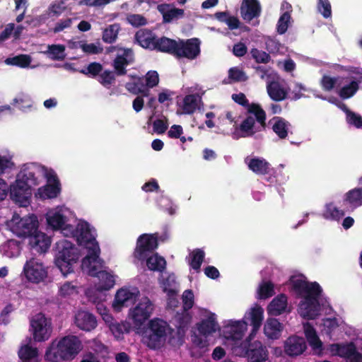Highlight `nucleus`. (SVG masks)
Segmentation results:
<instances>
[{
	"mask_svg": "<svg viewBox=\"0 0 362 362\" xmlns=\"http://www.w3.org/2000/svg\"><path fill=\"white\" fill-rule=\"evenodd\" d=\"M126 88L129 92L136 95L141 94L142 96L146 97L149 94L148 88H147L144 83L143 78L140 77L135 78L133 82L127 83L126 84Z\"/></svg>",
	"mask_w": 362,
	"mask_h": 362,
	"instance_id": "37",
	"label": "nucleus"
},
{
	"mask_svg": "<svg viewBox=\"0 0 362 362\" xmlns=\"http://www.w3.org/2000/svg\"><path fill=\"white\" fill-rule=\"evenodd\" d=\"M47 54L53 60L65 59V46L63 45H52L48 46Z\"/></svg>",
	"mask_w": 362,
	"mask_h": 362,
	"instance_id": "46",
	"label": "nucleus"
},
{
	"mask_svg": "<svg viewBox=\"0 0 362 362\" xmlns=\"http://www.w3.org/2000/svg\"><path fill=\"white\" fill-rule=\"evenodd\" d=\"M76 326L84 331H91L97 326L95 317L86 311H79L75 316Z\"/></svg>",
	"mask_w": 362,
	"mask_h": 362,
	"instance_id": "25",
	"label": "nucleus"
},
{
	"mask_svg": "<svg viewBox=\"0 0 362 362\" xmlns=\"http://www.w3.org/2000/svg\"><path fill=\"white\" fill-rule=\"evenodd\" d=\"M119 30V25L117 23L110 25L103 32L102 39L103 42L112 44L115 42L117 38Z\"/></svg>",
	"mask_w": 362,
	"mask_h": 362,
	"instance_id": "41",
	"label": "nucleus"
},
{
	"mask_svg": "<svg viewBox=\"0 0 362 362\" xmlns=\"http://www.w3.org/2000/svg\"><path fill=\"white\" fill-rule=\"evenodd\" d=\"M170 4H163L158 6V11L163 16L164 23H170L174 19H178L184 16V10L177 8H170Z\"/></svg>",
	"mask_w": 362,
	"mask_h": 362,
	"instance_id": "28",
	"label": "nucleus"
},
{
	"mask_svg": "<svg viewBox=\"0 0 362 362\" xmlns=\"http://www.w3.org/2000/svg\"><path fill=\"white\" fill-rule=\"evenodd\" d=\"M115 75V72L105 70L99 75L98 81L104 87L109 88L116 80Z\"/></svg>",
	"mask_w": 362,
	"mask_h": 362,
	"instance_id": "53",
	"label": "nucleus"
},
{
	"mask_svg": "<svg viewBox=\"0 0 362 362\" xmlns=\"http://www.w3.org/2000/svg\"><path fill=\"white\" fill-rule=\"evenodd\" d=\"M183 310L187 311L191 309L194 305V293L192 290H186L182 294Z\"/></svg>",
	"mask_w": 362,
	"mask_h": 362,
	"instance_id": "60",
	"label": "nucleus"
},
{
	"mask_svg": "<svg viewBox=\"0 0 362 362\" xmlns=\"http://www.w3.org/2000/svg\"><path fill=\"white\" fill-rule=\"evenodd\" d=\"M5 62L6 64L26 68L29 66L31 63V57L27 54H19L13 57L7 58Z\"/></svg>",
	"mask_w": 362,
	"mask_h": 362,
	"instance_id": "45",
	"label": "nucleus"
},
{
	"mask_svg": "<svg viewBox=\"0 0 362 362\" xmlns=\"http://www.w3.org/2000/svg\"><path fill=\"white\" fill-rule=\"evenodd\" d=\"M31 188L24 181L16 178V182L10 187V197L16 203L25 206L30 203V198L32 194Z\"/></svg>",
	"mask_w": 362,
	"mask_h": 362,
	"instance_id": "13",
	"label": "nucleus"
},
{
	"mask_svg": "<svg viewBox=\"0 0 362 362\" xmlns=\"http://www.w3.org/2000/svg\"><path fill=\"white\" fill-rule=\"evenodd\" d=\"M158 234L144 233L141 235L136 242L134 256L138 259H143L148 253L152 252L158 247Z\"/></svg>",
	"mask_w": 362,
	"mask_h": 362,
	"instance_id": "10",
	"label": "nucleus"
},
{
	"mask_svg": "<svg viewBox=\"0 0 362 362\" xmlns=\"http://www.w3.org/2000/svg\"><path fill=\"white\" fill-rule=\"evenodd\" d=\"M250 170L257 175H266L269 172V163L259 158H252L247 162Z\"/></svg>",
	"mask_w": 362,
	"mask_h": 362,
	"instance_id": "32",
	"label": "nucleus"
},
{
	"mask_svg": "<svg viewBox=\"0 0 362 362\" xmlns=\"http://www.w3.org/2000/svg\"><path fill=\"white\" fill-rule=\"evenodd\" d=\"M274 286L271 281L262 282L257 291V298L261 300H265L274 295Z\"/></svg>",
	"mask_w": 362,
	"mask_h": 362,
	"instance_id": "44",
	"label": "nucleus"
},
{
	"mask_svg": "<svg viewBox=\"0 0 362 362\" xmlns=\"http://www.w3.org/2000/svg\"><path fill=\"white\" fill-rule=\"evenodd\" d=\"M344 214L342 210L339 209L332 203H329L326 204L323 216L326 219L339 220Z\"/></svg>",
	"mask_w": 362,
	"mask_h": 362,
	"instance_id": "48",
	"label": "nucleus"
},
{
	"mask_svg": "<svg viewBox=\"0 0 362 362\" xmlns=\"http://www.w3.org/2000/svg\"><path fill=\"white\" fill-rule=\"evenodd\" d=\"M110 331L112 334L117 338L119 339L124 332H129V327L127 324L122 323H112L110 326Z\"/></svg>",
	"mask_w": 362,
	"mask_h": 362,
	"instance_id": "57",
	"label": "nucleus"
},
{
	"mask_svg": "<svg viewBox=\"0 0 362 362\" xmlns=\"http://www.w3.org/2000/svg\"><path fill=\"white\" fill-rule=\"evenodd\" d=\"M228 78L233 82H244L248 78L245 73L237 66L232 67L228 70Z\"/></svg>",
	"mask_w": 362,
	"mask_h": 362,
	"instance_id": "55",
	"label": "nucleus"
},
{
	"mask_svg": "<svg viewBox=\"0 0 362 362\" xmlns=\"http://www.w3.org/2000/svg\"><path fill=\"white\" fill-rule=\"evenodd\" d=\"M283 329L282 324L278 320L268 318L264 325V333L269 339H277L281 337Z\"/></svg>",
	"mask_w": 362,
	"mask_h": 362,
	"instance_id": "27",
	"label": "nucleus"
},
{
	"mask_svg": "<svg viewBox=\"0 0 362 362\" xmlns=\"http://www.w3.org/2000/svg\"><path fill=\"white\" fill-rule=\"evenodd\" d=\"M274 119H275L276 122L272 127L273 131L280 139H285L288 136V122L284 118L279 117H274Z\"/></svg>",
	"mask_w": 362,
	"mask_h": 362,
	"instance_id": "42",
	"label": "nucleus"
},
{
	"mask_svg": "<svg viewBox=\"0 0 362 362\" xmlns=\"http://www.w3.org/2000/svg\"><path fill=\"white\" fill-rule=\"evenodd\" d=\"M305 336L310 346L314 349H321L322 343L320 341L317 332L310 324L306 323L304 325Z\"/></svg>",
	"mask_w": 362,
	"mask_h": 362,
	"instance_id": "34",
	"label": "nucleus"
},
{
	"mask_svg": "<svg viewBox=\"0 0 362 362\" xmlns=\"http://www.w3.org/2000/svg\"><path fill=\"white\" fill-rule=\"evenodd\" d=\"M287 307V297L284 294L278 295L269 304L267 310L272 315H279Z\"/></svg>",
	"mask_w": 362,
	"mask_h": 362,
	"instance_id": "31",
	"label": "nucleus"
},
{
	"mask_svg": "<svg viewBox=\"0 0 362 362\" xmlns=\"http://www.w3.org/2000/svg\"><path fill=\"white\" fill-rule=\"evenodd\" d=\"M255 124V119L252 115L246 117L239 127L240 131L244 134L243 136H252L255 134V132L253 130Z\"/></svg>",
	"mask_w": 362,
	"mask_h": 362,
	"instance_id": "47",
	"label": "nucleus"
},
{
	"mask_svg": "<svg viewBox=\"0 0 362 362\" xmlns=\"http://www.w3.org/2000/svg\"><path fill=\"white\" fill-rule=\"evenodd\" d=\"M264 310L259 305H255L249 313V319L252 326V333H255L260 328L263 320Z\"/></svg>",
	"mask_w": 362,
	"mask_h": 362,
	"instance_id": "35",
	"label": "nucleus"
},
{
	"mask_svg": "<svg viewBox=\"0 0 362 362\" xmlns=\"http://www.w3.org/2000/svg\"><path fill=\"white\" fill-rule=\"evenodd\" d=\"M344 201L354 208L362 206V187L354 188L346 192Z\"/></svg>",
	"mask_w": 362,
	"mask_h": 362,
	"instance_id": "39",
	"label": "nucleus"
},
{
	"mask_svg": "<svg viewBox=\"0 0 362 362\" xmlns=\"http://www.w3.org/2000/svg\"><path fill=\"white\" fill-rule=\"evenodd\" d=\"M232 99L238 105L245 107L247 113L253 115L255 119L263 127L266 126V112L258 103H250L245 95L243 93L232 95Z\"/></svg>",
	"mask_w": 362,
	"mask_h": 362,
	"instance_id": "12",
	"label": "nucleus"
},
{
	"mask_svg": "<svg viewBox=\"0 0 362 362\" xmlns=\"http://www.w3.org/2000/svg\"><path fill=\"white\" fill-rule=\"evenodd\" d=\"M284 352L291 357H296L301 355L307 349L305 339L301 337L293 335L284 341Z\"/></svg>",
	"mask_w": 362,
	"mask_h": 362,
	"instance_id": "16",
	"label": "nucleus"
},
{
	"mask_svg": "<svg viewBox=\"0 0 362 362\" xmlns=\"http://www.w3.org/2000/svg\"><path fill=\"white\" fill-rule=\"evenodd\" d=\"M200 40L198 38L179 39L174 57L178 59L186 58L189 60H193L200 54Z\"/></svg>",
	"mask_w": 362,
	"mask_h": 362,
	"instance_id": "9",
	"label": "nucleus"
},
{
	"mask_svg": "<svg viewBox=\"0 0 362 362\" xmlns=\"http://www.w3.org/2000/svg\"><path fill=\"white\" fill-rule=\"evenodd\" d=\"M30 342L31 338H29L28 342L22 344L18 351V356L21 362H40V361L38 349L30 346Z\"/></svg>",
	"mask_w": 362,
	"mask_h": 362,
	"instance_id": "24",
	"label": "nucleus"
},
{
	"mask_svg": "<svg viewBox=\"0 0 362 362\" xmlns=\"http://www.w3.org/2000/svg\"><path fill=\"white\" fill-rule=\"evenodd\" d=\"M317 8L324 18H327L331 16L332 9L329 0H318Z\"/></svg>",
	"mask_w": 362,
	"mask_h": 362,
	"instance_id": "62",
	"label": "nucleus"
},
{
	"mask_svg": "<svg viewBox=\"0 0 362 362\" xmlns=\"http://www.w3.org/2000/svg\"><path fill=\"white\" fill-rule=\"evenodd\" d=\"M191 316L188 313H184L178 315L176 317L177 320V337L172 336L169 339V343L173 346H181L184 342V337L185 335L186 330L191 321Z\"/></svg>",
	"mask_w": 362,
	"mask_h": 362,
	"instance_id": "18",
	"label": "nucleus"
},
{
	"mask_svg": "<svg viewBox=\"0 0 362 362\" xmlns=\"http://www.w3.org/2000/svg\"><path fill=\"white\" fill-rule=\"evenodd\" d=\"M39 222L35 215L21 218L14 214L9 222L11 230L19 238H29V244L37 252H45L50 246V238L38 230Z\"/></svg>",
	"mask_w": 362,
	"mask_h": 362,
	"instance_id": "1",
	"label": "nucleus"
},
{
	"mask_svg": "<svg viewBox=\"0 0 362 362\" xmlns=\"http://www.w3.org/2000/svg\"><path fill=\"white\" fill-rule=\"evenodd\" d=\"M103 69V65L100 63L95 62L90 63L86 69L81 70V72L88 77L95 78L99 76Z\"/></svg>",
	"mask_w": 362,
	"mask_h": 362,
	"instance_id": "52",
	"label": "nucleus"
},
{
	"mask_svg": "<svg viewBox=\"0 0 362 362\" xmlns=\"http://www.w3.org/2000/svg\"><path fill=\"white\" fill-rule=\"evenodd\" d=\"M135 40L143 48L154 50L157 36L148 29H141L136 33Z\"/></svg>",
	"mask_w": 362,
	"mask_h": 362,
	"instance_id": "26",
	"label": "nucleus"
},
{
	"mask_svg": "<svg viewBox=\"0 0 362 362\" xmlns=\"http://www.w3.org/2000/svg\"><path fill=\"white\" fill-rule=\"evenodd\" d=\"M358 89V83L356 81H352L349 84L342 87L339 92V95L342 99H348L352 97Z\"/></svg>",
	"mask_w": 362,
	"mask_h": 362,
	"instance_id": "50",
	"label": "nucleus"
},
{
	"mask_svg": "<svg viewBox=\"0 0 362 362\" xmlns=\"http://www.w3.org/2000/svg\"><path fill=\"white\" fill-rule=\"evenodd\" d=\"M73 237H75L79 245L86 247L88 250V254L86 257H93V252L98 257L100 256V250L98 242L92 235L90 225L87 222L79 223L76 228L72 231Z\"/></svg>",
	"mask_w": 362,
	"mask_h": 362,
	"instance_id": "7",
	"label": "nucleus"
},
{
	"mask_svg": "<svg viewBox=\"0 0 362 362\" xmlns=\"http://www.w3.org/2000/svg\"><path fill=\"white\" fill-rule=\"evenodd\" d=\"M66 217L59 212L49 215L47 218L48 225L54 230L62 228L65 223Z\"/></svg>",
	"mask_w": 362,
	"mask_h": 362,
	"instance_id": "49",
	"label": "nucleus"
},
{
	"mask_svg": "<svg viewBox=\"0 0 362 362\" xmlns=\"http://www.w3.org/2000/svg\"><path fill=\"white\" fill-rule=\"evenodd\" d=\"M13 105L20 110H25L32 105L30 98L24 93H20L16 98L13 99Z\"/></svg>",
	"mask_w": 362,
	"mask_h": 362,
	"instance_id": "54",
	"label": "nucleus"
},
{
	"mask_svg": "<svg viewBox=\"0 0 362 362\" xmlns=\"http://www.w3.org/2000/svg\"><path fill=\"white\" fill-rule=\"evenodd\" d=\"M153 310V305L151 301L147 297L141 300V301L130 310L129 316L136 327L139 328L151 316Z\"/></svg>",
	"mask_w": 362,
	"mask_h": 362,
	"instance_id": "11",
	"label": "nucleus"
},
{
	"mask_svg": "<svg viewBox=\"0 0 362 362\" xmlns=\"http://www.w3.org/2000/svg\"><path fill=\"white\" fill-rule=\"evenodd\" d=\"M240 13L246 21L257 18L261 13V6L257 0H243L240 8Z\"/></svg>",
	"mask_w": 362,
	"mask_h": 362,
	"instance_id": "22",
	"label": "nucleus"
},
{
	"mask_svg": "<svg viewBox=\"0 0 362 362\" xmlns=\"http://www.w3.org/2000/svg\"><path fill=\"white\" fill-rule=\"evenodd\" d=\"M202 102L201 98L197 94H189L183 99L182 110L185 114H193L199 108V103Z\"/></svg>",
	"mask_w": 362,
	"mask_h": 362,
	"instance_id": "36",
	"label": "nucleus"
},
{
	"mask_svg": "<svg viewBox=\"0 0 362 362\" xmlns=\"http://www.w3.org/2000/svg\"><path fill=\"white\" fill-rule=\"evenodd\" d=\"M135 295L127 289L121 288L115 294L112 307L117 312H120L124 307H128L135 300Z\"/></svg>",
	"mask_w": 362,
	"mask_h": 362,
	"instance_id": "23",
	"label": "nucleus"
},
{
	"mask_svg": "<svg viewBox=\"0 0 362 362\" xmlns=\"http://www.w3.org/2000/svg\"><path fill=\"white\" fill-rule=\"evenodd\" d=\"M146 264L151 270L163 272L165 268L166 261L163 257L156 255L148 257Z\"/></svg>",
	"mask_w": 362,
	"mask_h": 362,
	"instance_id": "43",
	"label": "nucleus"
},
{
	"mask_svg": "<svg viewBox=\"0 0 362 362\" xmlns=\"http://www.w3.org/2000/svg\"><path fill=\"white\" fill-rule=\"evenodd\" d=\"M93 257H85L82 259L81 268L86 271L88 274L93 277H98L99 282L97 285V290L99 291H109L115 284V277L110 273L106 272L105 262L95 253Z\"/></svg>",
	"mask_w": 362,
	"mask_h": 362,
	"instance_id": "4",
	"label": "nucleus"
},
{
	"mask_svg": "<svg viewBox=\"0 0 362 362\" xmlns=\"http://www.w3.org/2000/svg\"><path fill=\"white\" fill-rule=\"evenodd\" d=\"M245 354L247 362H265L268 359L267 347L259 341L249 343Z\"/></svg>",
	"mask_w": 362,
	"mask_h": 362,
	"instance_id": "17",
	"label": "nucleus"
},
{
	"mask_svg": "<svg viewBox=\"0 0 362 362\" xmlns=\"http://www.w3.org/2000/svg\"><path fill=\"white\" fill-rule=\"evenodd\" d=\"M25 276L29 281L39 283L46 277L47 272L42 263L35 259L27 261L23 267Z\"/></svg>",
	"mask_w": 362,
	"mask_h": 362,
	"instance_id": "14",
	"label": "nucleus"
},
{
	"mask_svg": "<svg viewBox=\"0 0 362 362\" xmlns=\"http://www.w3.org/2000/svg\"><path fill=\"white\" fill-rule=\"evenodd\" d=\"M337 81V78H332L329 76L324 75L321 78L320 85L324 90L330 91L334 88Z\"/></svg>",
	"mask_w": 362,
	"mask_h": 362,
	"instance_id": "61",
	"label": "nucleus"
},
{
	"mask_svg": "<svg viewBox=\"0 0 362 362\" xmlns=\"http://www.w3.org/2000/svg\"><path fill=\"white\" fill-rule=\"evenodd\" d=\"M146 88H153L159 83V76L156 71H149L146 74Z\"/></svg>",
	"mask_w": 362,
	"mask_h": 362,
	"instance_id": "63",
	"label": "nucleus"
},
{
	"mask_svg": "<svg viewBox=\"0 0 362 362\" xmlns=\"http://www.w3.org/2000/svg\"><path fill=\"white\" fill-rule=\"evenodd\" d=\"M33 340L42 342L49 339L52 332V322L42 313L36 314L30 320V329Z\"/></svg>",
	"mask_w": 362,
	"mask_h": 362,
	"instance_id": "8",
	"label": "nucleus"
},
{
	"mask_svg": "<svg viewBox=\"0 0 362 362\" xmlns=\"http://www.w3.org/2000/svg\"><path fill=\"white\" fill-rule=\"evenodd\" d=\"M73 23V18H66L59 20L57 21L54 26L52 28V31L54 33H59L62 31H64L65 29L70 28Z\"/></svg>",
	"mask_w": 362,
	"mask_h": 362,
	"instance_id": "58",
	"label": "nucleus"
},
{
	"mask_svg": "<svg viewBox=\"0 0 362 362\" xmlns=\"http://www.w3.org/2000/svg\"><path fill=\"white\" fill-rule=\"evenodd\" d=\"M177 40L165 36L158 37L154 50L174 56Z\"/></svg>",
	"mask_w": 362,
	"mask_h": 362,
	"instance_id": "29",
	"label": "nucleus"
},
{
	"mask_svg": "<svg viewBox=\"0 0 362 362\" xmlns=\"http://www.w3.org/2000/svg\"><path fill=\"white\" fill-rule=\"evenodd\" d=\"M58 247L60 250L55 259V264L62 275L66 276L74 272L73 264L78 261L80 252L73 243L67 240L58 243Z\"/></svg>",
	"mask_w": 362,
	"mask_h": 362,
	"instance_id": "5",
	"label": "nucleus"
},
{
	"mask_svg": "<svg viewBox=\"0 0 362 362\" xmlns=\"http://www.w3.org/2000/svg\"><path fill=\"white\" fill-rule=\"evenodd\" d=\"M168 329L169 325L165 321L159 318L150 320L143 337L144 344L153 350L160 349L166 339Z\"/></svg>",
	"mask_w": 362,
	"mask_h": 362,
	"instance_id": "6",
	"label": "nucleus"
},
{
	"mask_svg": "<svg viewBox=\"0 0 362 362\" xmlns=\"http://www.w3.org/2000/svg\"><path fill=\"white\" fill-rule=\"evenodd\" d=\"M269 96L274 101H282L287 97V91L278 83L271 82L267 86Z\"/></svg>",
	"mask_w": 362,
	"mask_h": 362,
	"instance_id": "33",
	"label": "nucleus"
},
{
	"mask_svg": "<svg viewBox=\"0 0 362 362\" xmlns=\"http://www.w3.org/2000/svg\"><path fill=\"white\" fill-rule=\"evenodd\" d=\"M204 256V252L201 249H195L189 254V264L197 272L200 271Z\"/></svg>",
	"mask_w": 362,
	"mask_h": 362,
	"instance_id": "40",
	"label": "nucleus"
},
{
	"mask_svg": "<svg viewBox=\"0 0 362 362\" xmlns=\"http://www.w3.org/2000/svg\"><path fill=\"white\" fill-rule=\"evenodd\" d=\"M252 57L258 64H267L271 60L269 54L264 51L259 50L257 48H252L250 50Z\"/></svg>",
	"mask_w": 362,
	"mask_h": 362,
	"instance_id": "56",
	"label": "nucleus"
},
{
	"mask_svg": "<svg viewBox=\"0 0 362 362\" xmlns=\"http://www.w3.org/2000/svg\"><path fill=\"white\" fill-rule=\"evenodd\" d=\"M80 47L85 53L90 54H97L102 53L103 51V47L96 46L94 43H82Z\"/></svg>",
	"mask_w": 362,
	"mask_h": 362,
	"instance_id": "64",
	"label": "nucleus"
},
{
	"mask_svg": "<svg viewBox=\"0 0 362 362\" xmlns=\"http://www.w3.org/2000/svg\"><path fill=\"white\" fill-rule=\"evenodd\" d=\"M332 351H335V354L347 359L351 355L354 354L357 350L356 345L353 342H349L346 344H334L332 345Z\"/></svg>",
	"mask_w": 362,
	"mask_h": 362,
	"instance_id": "38",
	"label": "nucleus"
},
{
	"mask_svg": "<svg viewBox=\"0 0 362 362\" xmlns=\"http://www.w3.org/2000/svg\"><path fill=\"white\" fill-rule=\"evenodd\" d=\"M82 349V344L78 337L68 335L57 342L53 341L47 348L45 359L47 362H61L73 360Z\"/></svg>",
	"mask_w": 362,
	"mask_h": 362,
	"instance_id": "3",
	"label": "nucleus"
},
{
	"mask_svg": "<svg viewBox=\"0 0 362 362\" xmlns=\"http://www.w3.org/2000/svg\"><path fill=\"white\" fill-rule=\"evenodd\" d=\"M121 54H117L112 62V66L117 76L127 74L126 67L134 62V54L131 48H120Z\"/></svg>",
	"mask_w": 362,
	"mask_h": 362,
	"instance_id": "15",
	"label": "nucleus"
},
{
	"mask_svg": "<svg viewBox=\"0 0 362 362\" xmlns=\"http://www.w3.org/2000/svg\"><path fill=\"white\" fill-rule=\"evenodd\" d=\"M76 293V286L73 285L72 283L69 281L63 284L59 291V293L62 297H67Z\"/></svg>",
	"mask_w": 362,
	"mask_h": 362,
	"instance_id": "59",
	"label": "nucleus"
},
{
	"mask_svg": "<svg viewBox=\"0 0 362 362\" xmlns=\"http://www.w3.org/2000/svg\"><path fill=\"white\" fill-rule=\"evenodd\" d=\"M290 281L296 293L303 297L298 305V312L303 318L314 320L320 315L319 298L322 292L317 282L309 283L302 279L291 277Z\"/></svg>",
	"mask_w": 362,
	"mask_h": 362,
	"instance_id": "2",
	"label": "nucleus"
},
{
	"mask_svg": "<svg viewBox=\"0 0 362 362\" xmlns=\"http://www.w3.org/2000/svg\"><path fill=\"white\" fill-rule=\"evenodd\" d=\"M197 326L199 334L204 337L215 332L218 327L214 314H211L206 319L202 320Z\"/></svg>",
	"mask_w": 362,
	"mask_h": 362,
	"instance_id": "30",
	"label": "nucleus"
},
{
	"mask_svg": "<svg viewBox=\"0 0 362 362\" xmlns=\"http://www.w3.org/2000/svg\"><path fill=\"white\" fill-rule=\"evenodd\" d=\"M46 177L48 185L43 189H40V196L43 198H55L60 192V183L58 177L54 171L46 173Z\"/></svg>",
	"mask_w": 362,
	"mask_h": 362,
	"instance_id": "19",
	"label": "nucleus"
},
{
	"mask_svg": "<svg viewBox=\"0 0 362 362\" xmlns=\"http://www.w3.org/2000/svg\"><path fill=\"white\" fill-rule=\"evenodd\" d=\"M247 329V323L244 321H230L224 327V337L233 341L241 340Z\"/></svg>",
	"mask_w": 362,
	"mask_h": 362,
	"instance_id": "21",
	"label": "nucleus"
},
{
	"mask_svg": "<svg viewBox=\"0 0 362 362\" xmlns=\"http://www.w3.org/2000/svg\"><path fill=\"white\" fill-rule=\"evenodd\" d=\"M41 172V167L37 164L32 163L30 165H25V167L20 171L17 175V178L22 180L25 183L28 184L30 187L38 185L37 175Z\"/></svg>",
	"mask_w": 362,
	"mask_h": 362,
	"instance_id": "20",
	"label": "nucleus"
},
{
	"mask_svg": "<svg viewBox=\"0 0 362 362\" xmlns=\"http://www.w3.org/2000/svg\"><path fill=\"white\" fill-rule=\"evenodd\" d=\"M291 18L289 11H285L281 15L276 25V31L279 35H283L287 31Z\"/></svg>",
	"mask_w": 362,
	"mask_h": 362,
	"instance_id": "51",
	"label": "nucleus"
}]
</instances>
